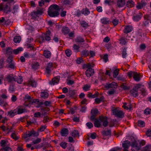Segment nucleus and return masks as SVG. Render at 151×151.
Listing matches in <instances>:
<instances>
[{"instance_id":"obj_48","label":"nucleus","mask_w":151,"mask_h":151,"mask_svg":"<svg viewBox=\"0 0 151 151\" xmlns=\"http://www.w3.org/2000/svg\"><path fill=\"white\" fill-rule=\"evenodd\" d=\"M91 87L90 85L86 84L83 86V90L85 91H89L90 90V88Z\"/></svg>"},{"instance_id":"obj_34","label":"nucleus","mask_w":151,"mask_h":151,"mask_svg":"<svg viewBox=\"0 0 151 151\" xmlns=\"http://www.w3.org/2000/svg\"><path fill=\"white\" fill-rule=\"evenodd\" d=\"M32 136L31 132V131H28L26 132L25 134L22 135V137L24 139H26L28 137H30Z\"/></svg>"},{"instance_id":"obj_21","label":"nucleus","mask_w":151,"mask_h":151,"mask_svg":"<svg viewBox=\"0 0 151 151\" xmlns=\"http://www.w3.org/2000/svg\"><path fill=\"white\" fill-rule=\"evenodd\" d=\"M61 32L64 35H66L69 32L70 29L68 27L65 26H63L62 28Z\"/></svg>"},{"instance_id":"obj_6","label":"nucleus","mask_w":151,"mask_h":151,"mask_svg":"<svg viewBox=\"0 0 151 151\" xmlns=\"http://www.w3.org/2000/svg\"><path fill=\"white\" fill-rule=\"evenodd\" d=\"M99 113L98 110L96 109H92L91 111V116L90 117V119L91 120H93L95 119V117Z\"/></svg>"},{"instance_id":"obj_58","label":"nucleus","mask_w":151,"mask_h":151,"mask_svg":"<svg viewBox=\"0 0 151 151\" xmlns=\"http://www.w3.org/2000/svg\"><path fill=\"white\" fill-rule=\"evenodd\" d=\"M81 11H80L79 10H78L76 12L75 14L76 16L79 17L81 15Z\"/></svg>"},{"instance_id":"obj_41","label":"nucleus","mask_w":151,"mask_h":151,"mask_svg":"<svg viewBox=\"0 0 151 151\" xmlns=\"http://www.w3.org/2000/svg\"><path fill=\"white\" fill-rule=\"evenodd\" d=\"M80 25L83 28L87 27L88 26V24L85 21H82L80 23Z\"/></svg>"},{"instance_id":"obj_15","label":"nucleus","mask_w":151,"mask_h":151,"mask_svg":"<svg viewBox=\"0 0 151 151\" xmlns=\"http://www.w3.org/2000/svg\"><path fill=\"white\" fill-rule=\"evenodd\" d=\"M60 133L62 136L66 137L68 134V130L67 128H63L60 130Z\"/></svg>"},{"instance_id":"obj_63","label":"nucleus","mask_w":151,"mask_h":151,"mask_svg":"<svg viewBox=\"0 0 151 151\" xmlns=\"http://www.w3.org/2000/svg\"><path fill=\"white\" fill-rule=\"evenodd\" d=\"M120 43L123 45H125L127 43L125 39L123 37L120 38Z\"/></svg>"},{"instance_id":"obj_54","label":"nucleus","mask_w":151,"mask_h":151,"mask_svg":"<svg viewBox=\"0 0 151 151\" xmlns=\"http://www.w3.org/2000/svg\"><path fill=\"white\" fill-rule=\"evenodd\" d=\"M144 113L146 115L150 114L151 113V109L147 108L145 110Z\"/></svg>"},{"instance_id":"obj_64","label":"nucleus","mask_w":151,"mask_h":151,"mask_svg":"<svg viewBox=\"0 0 151 151\" xmlns=\"http://www.w3.org/2000/svg\"><path fill=\"white\" fill-rule=\"evenodd\" d=\"M86 124L89 129H91L93 127V124L91 122H88L86 123Z\"/></svg>"},{"instance_id":"obj_61","label":"nucleus","mask_w":151,"mask_h":151,"mask_svg":"<svg viewBox=\"0 0 151 151\" xmlns=\"http://www.w3.org/2000/svg\"><path fill=\"white\" fill-rule=\"evenodd\" d=\"M145 5V3H143V4H139L136 6V7L138 9H141L143 7V5Z\"/></svg>"},{"instance_id":"obj_19","label":"nucleus","mask_w":151,"mask_h":151,"mask_svg":"<svg viewBox=\"0 0 151 151\" xmlns=\"http://www.w3.org/2000/svg\"><path fill=\"white\" fill-rule=\"evenodd\" d=\"M142 17V14L139 13V14L133 16L132 19L134 21L137 22L140 20Z\"/></svg>"},{"instance_id":"obj_20","label":"nucleus","mask_w":151,"mask_h":151,"mask_svg":"<svg viewBox=\"0 0 151 151\" xmlns=\"http://www.w3.org/2000/svg\"><path fill=\"white\" fill-rule=\"evenodd\" d=\"M14 81L17 82L18 83H21L23 81L22 78V76H14Z\"/></svg>"},{"instance_id":"obj_46","label":"nucleus","mask_w":151,"mask_h":151,"mask_svg":"<svg viewBox=\"0 0 151 151\" xmlns=\"http://www.w3.org/2000/svg\"><path fill=\"white\" fill-rule=\"evenodd\" d=\"M44 10L43 9H39L37 10L36 12V13L38 15H41L43 13Z\"/></svg>"},{"instance_id":"obj_47","label":"nucleus","mask_w":151,"mask_h":151,"mask_svg":"<svg viewBox=\"0 0 151 151\" xmlns=\"http://www.w3.org/2000/svg\"><path fill=\"white\" fill-rule=\"evenodd\" d=\"M79 134L78 132L76 130L73 131L71 133V135L73 137H76L77 135H79Z\"/></svg>"},{"instance_id":"obj_16","label":"nucleus","mask_w":151,"mask_h":151,"mask_svg":"<svg viewBox=\"0 0 151 151\" xmlns=\"http://www.w3.org/2000/svg\"><path fill=\"white\" fill-rule=\"evenodd\" d=\"M17 110V114H20L24 113L26 111V109L24 108H23L22 106H18L16 108Z\"/></svg>"},{"instance_id":"obj_5","label":"nucleus","mask_w":151,"mask_h":151,"mask_svg":"<svg viewBox=\"0 0 151 151\" xmlns=\"http://www.w3.org/2000/svg\"><path fill=\"white\" fill-rule=\"evenodd\" d=\"M117 85L116 83L115 82H112L111 83H106L105 86V88L106 89L110 88H117Z\"/></svg>"},{"instance_id":"obj_45","label":"nucleus","mask_w":151,"mask_h":151,"mask_svg":"<svg viewBox=\"0 0 151 151\" xmlns=\"http://www.w3.org/2000/svg\"><path fill=\"white\" fill-rule=\"evenodd\" d=\"M8 68H9L11 69H14L15 68V63L14 62L8 64V65L7 66Z\"/></svg>"},{"instance_id":"obj_62","label":"nucleus","mask_w":151,"mask_h":151,"mask_svg":"<svg viewBox=\"0 0 151 151\" xmlns=\"http://www.w3.org/2000/svg\"><path fill=\"white\" fill-rule=\"evenodd\" d=\"M41 114L40 112H36L34 113V116L36 118H39L41 116Z\"/></svg>"},{"instance_id":"obj_59","label":"nucleus","mask_w":151,"mask_h":151,"mask_svg":"<svg viewBox=\"0 0 151 151\" xmlns=\"http://www.w3.org/2000/svg\"><path fill=\"white\" fill-rule=\"evenodd\" d=\"M46 126H41L40 128L38 129V131L40 132L44 131V130L46 128Z\"/></svg>"},{"instance_id":"obj_37","label":"nucleus","mask_w":151,"mask_h":151,"mask_svg":"<svg viewBox=\"0 0 151 151\" xmlns=\"http://www.w3.org/2000/svg\"><path fill=\"white\" fill-rule=\"evenodd\" d=\"M73 47V50L75 52L77 53L79 51L80 47L78 45L74 44Z\"/></svg>"},{"instance_id":"obj_28","label":"nucleus","mask_w":151,"mask_h":151,"mask_svg":"<svg viewBox=\"0 0 151 151\" xmlns=\"http://www.w3.org/2000/svg\"><path fill=\"white\" fill-rule=\"evenodd\" d=\"M134 3L132 0H129L127 1L126 3V6L128 8H132L134 6Z\"/></svg>"},{"instance_id":"obj_53","label":"nucleus","mask_w":151,"mask_h":151,"mask_svg":"<svg viewBox=\"0 0 151 151\" xmlns=\"http://www.w3.org/2000/svg\"><path fill=\"white\" fill-rule=\"evenodd\" d=\"M1 150L3 151H9L11 150V148L9 147L8 145L5 147L2 148Z\"/></svg>"},{"instance_id":"obj_9","label":"nucleus","mask_w":151,"mask_h":151,"mask_svg":"<svg viewBox=\"0 0 151 151\" xmlns=\"http://www.w3.org/2000/svg\"><path fill=\"white\" fill-rule=\"evenodd\" d=\"M131 146L132 147L135 148L136 149V150H137V151L140 150L141 147V145H139L138 143L136 141H133L132 142Z\"/></svg>"},{"instance_id":"obj_11","label":"nucleus","mask_w":151,"mask_h":151,"mask_svg":"<svg viewBox=\"0 0 151 151\" xmlns=\"http://www.w3.org/2000/svg\"><path fill=\"white\" fill-rule=\"evenodd\" d=\"M125 4V0H117V6L118 7L120 8L123 7Z\"/></svg>"},{"instance_id":"obj_13","label":"nucleus","mask_w":151,"mask_h":151,"mask_svg":"<svg viewBox=\"0 0 151 151\" xmlns=\"http://www.w3.org/2000/svg\"><path fill=\"white\" fill-rule=\"evenodd\" d=\"M37 84V83L32 78H30L28 81V85L29 86H31L33 87H35Z\"/></svg>"},{"instance_id":"obj_8","label":"nucleus","mask_w":151,"mask_h":151,"mask_svg":"<svg viewBox=\"0 0 151 151\" xmlns=\"http://www.w3.org/2000/svg\"><path fill=\"white\" fill-rule=\"evenodd\" d=\"M94 73V71L93 69H87L85 72V74L88 77L90 78L93 75Z\"/></svg>"},{"instance_id":"obj_51","label":"nucleus","mask_w":151,"mask_h":151,"mask_svg":"<svg viewBox=\"0 0 151 151\" xmlns=\"http://www.w3.org/2000/svg\"><path fill=\"white\" fill-rule=\"evenodd\" d=\"M6 53L8 55L11 54L13 52L12 50L10 47L7 48L6 50Z\"/></svg>"},{"instance_id":"obj_3","label":"nucleus","mask_w":151,"mask_h":151,"mask_svg":"<svg viewBox=\"0 0 151 151\" xmlns=\"http://www.w3.org/2000/svg\"><path fill=\"white\" fill-rule=\"evenodd\" d=\"M114 115L120 118H123L124 116V113L121 110H119L116 109L112 110Z\"/></svg>"},{"instance_id":"obj_7","label":"nucleus","mask_w":151,"mask_h":151,"mask_svg":"<svg viewBox=\"0 0 151 151\" xmlns=\"http://www.w3.org/2000/svg\"><path fill=\"white\" fill-rule=\"evenodd\" d=\"M51 34V32L49 31H48L46 32L44 35V37H42V40L43 42H44L45 40L47 41H49L51 40V38L50 37Z\"/></svg>"},{"instance_id":"obj_42","label":"nucleus","mask_w":151,"mask_h":151,"mask_svg":"<svg viewBox=\"0 0 151 151\" xmlns=\"http://www.w3.org/2000/svg\"><path fill=\"white\" fill-rule=\"evenodd\" d=\"M21 38L19 36H16L14 37L13 41L16 43H19L21 41Z\"/></svg>"},{"instance_id":"obj_52","label":"nucleus","mask_w":151,"mask_h":151,"mask_svg":"<svg viewBox=\"0 0 151 151\" xmlns=\"http://www.w3.org/2000/svg\"><path fill=\"white\" fill-rule=\"evenodd\" d=\"M138 125L141 127H143L145 126V123L144 121H138Z\"/></svg>"},{"instance_id":"obj_24","label":"nucleus","mask_w":151,"mask_h":151,"mask_svg":"<svg viewBox=\"0 0 151 151\" xmlns=\"http://www.w3.org/2000/svg\"><path fill=\"white\" fill-rule=\"evenodd\" d=\"M17 114L16 109H14L13 110H11L8 112V114L11 117H13L14 116Z\"/></svg>"},{"instance_id":"obj_36","label":"nucleus","mask_w":151,"mask_h":151,"mask_svg":"<svg viewBox=\"0 0 151 151\" xmlns=\"http://www.w3.org/2000/svg\"><path fill=\"white\" fill-rule=\"evenodd\" d=\"M40 96L42 98L46 99L49 96V94L47 92L44 91L41 92Z\"/></svg>"},{"instance_id":"obj_32","label":"nucleus","mask_w":151,"mask_h":151,"mask_svg":"<svg viewBox=\"0 0 151 151\" xmlns=\"http://www.w3.org/2000/svg\"><path fill=\"white\" fill-rule=\"evenodd\" d=\"M95 119V121L94 123V126L96 127H100L101 125V124L100 121L99 120H99L96 119Z\"/></svg>"},{"instance_id":"obj_31","label":"nucleus","mask_w":151,"mask_h":151,"mask_svg":"<svg viewBox=\"0 0 151 151\" xmlns=\"http://www.w3.org/2000/svg\"><path fill=\"white\" fill-rule=\"evenodd\" d=\"M76 91L74 90H69L68 91V96L71 98H73L76 93Z\"/></svg>"},{"instance_id":"obj_49","label":"nucleus","mask_w":151,"mask_h":151,"mask_svg":"<svg viewBox=\"0 0 151 151\" xmlns=\"http://www.w3.org/2000/svg\"><path fill=\"white\" fill-rule=\"evenodd\" d=\"M119 70L118 69H116L113 72V77L116 78L119 74Z\"/></svg>"},{"instance_id":"obj_29","label":"nucleus","mask_w":151,"mask_h":151,"mask_svg":"<svg viewBox=\"0 0 151 151\" xmlns=\"http://www.w3.org/2000/svg\"><path fill=\"white\" fill-rule=\"evenodd\" d=\"M81 13L85 16H87L90 14V12L87 8L83 9L81 10Z\"/></svg>"},{"instance_id":"obj_10","label":"nucleus","mask_w":151,"mask_h":151,"mask_svg":"<svg viewBox=\"0 0 151 151\" xmlns=\"http://www.w3.org/2000/svg\"><path fill=\"white\" fill-rule=\"evenodd\" d=\"M60 77L59 76H57L53 78L52 80V81L50 82V85H55V84H58L60 79Z\"/></svg>"},{"instance_id":"obj_23","label":"nucleus","mask_w":151,"mask_h":151,"mask_svg":"<svg viewBox=\"0 0 151 151\" xmlns=\"http://www.w3.org/2000/svg\"><path fill=\"white\" fill-rule=\"evenodd\" d=\"M141 76L140 74L137 72H135L133 78L134 80L137 82H138L140 80Z\"/></svg>"},{"instance_id":"obj_2","label":"nucleus","mask_w":151,"mask_h":151,"mask_svg":"<svg viewBox=\"0 0 151 151\" xmlns=\"http://www.w3.org/2000/svg\"><path fill=\"white\" fill-rule=\"evenodd\" d=\"M141 85L140 84H137L130 91V93L132 96L134 97H136L138 96V89L140 88Z\"/></svg>"},{"instance_id":"obj_22","label":"nucleus","mask_w":151,"mask_h":151,"mask_svg":"<svg viewBox=\"0 0 151 151\" xmlns=\"http://www.w3.org/2000/svg\"><path fill=\"white\" fill-rule=\"evenodd\" d=\"M130 145V142L128 140H126L122 144V147L124 149H128Z\"/></svg>"},{"instance_id":"obj_25","label":"nucleus","mask_w":151,"mask_h":151,"mask_svg":"<svg viewBox=\"0 0 151 151\" xmlns=\"http://www.w3.org/2000/svg\"><path fill=\"white\" fill-rule=\"evenodd\" d=\"M75 42L78 43L83 42H85L84 39L81 36L77 37L75 40Z\"/></svg>"},{"instance_id":"obj_60","label":"nucleus","mask_w":151,"mask_h":151,"mask_svg":"<svg viewBox=\"0 0 151 151\" xmlns=\"http://www.w3.org/2000/svg\"><path fill=\"white\" fill-rule=\"evenodd\" d=\"M74 83V81L72 80H67V84L68 85H72Z\"/></svg>"},{"instance_id":"obj_56","label":"nucleus","mask_w":151,"mask_h":151,"mask_svg":"<svg viewBox=\"0 0 151 151\" xmlns=\"http://www.w3.org/2000/svg\"><path fill=\"white\" fill-rule=\"evenodd\" d=\"M119 22V20L118 19H117L116 18L113 19L112 21V22L114 25L115 26L118 24Z\"/></svg>"},{"instance_id":"obj_17","label":"nucleus","mask_w":151,"mask_h":151,"mask_svg":"<svg viewBox=\"0 0 151 151\" xmlns=\"http://www.w3.org/2000/svg\"><path fill=\"white\" fill-rule=\"evenodd\" d=\"M7 81L9 83L14 81V76H13V74H10L8 75L6 78Z\"/></svg>"},{"instance_id":"obj_38","label":"nucleus","mask_w":151,"mask_h":151,"mask_svg":"<svg viewBox=\"0 0 151 151\" xmlns=\"http://www.w3.org/2000/svg\"><path fill=\"white\" fill-rule=\"evenodd\" d=\"M141 95L143 96H145L147 94V91L145 88H142L140 90Z\"/></svg>"},{"instance_id":"obj_57","label":"nucleus","mask_w":151,"mask_h":151,"mask_svg":"<svg viewBox=\"0 0 151 151\" xmlns=\"http://www.w3.org/2000/svg\"><path fill=\"white\" fill-rule=\"evenodd\" d=\"M6 61L8 64L14 62L13 61L12 58L10 56H9L7 58Z\"/></svg>"},{"instance_id":"obj_40","label":"nucleus","mask_w":151,"mask_h":151,"mask_svg":"<svg viewBox=\"0 0 151 151\" xmlns=\"http://www.w3.org/2000/svg\"><path fill=\"white\" fill-rule=\"evenodd\" d=\"M8 142L4 140H2L0 142V145L2 148L8 145Z\"/></svg>"},{"instance_id":"obj_14","label":"nucleus","mask_w":151,"mask_h":151,"mask_svg":"<svg viewBox=\"0 0 151 151\" xmlns=\"http://www.w3.org/2000/svg\"><path fill=\"white\" fill-rule=\"evenodd\" d=\"M133 28L131 26L127 25L125 27V28L123 30L124 33L127 34L131 32Z\"/></svg>"},{"instance_id":"obj_35","label":"nucleus","mask_w":151,"mask_h":151,"mask_svg":"<svg viewBox=\"0 0 151 151\" xmlns=\"http://www.w3.org/2000/svg\"><path fill=\"white\" fill-rule=\"evenodd\" d=\"M111 132L110 130H104L103 131L102 133L103 136H108L110 135L111 134Z\"/></svg>"},{"instance_id":"obj_26","label":"nucleus","mask_w":151,"mask_h":151,"mask_svg":"<svg viewBox=\"0 0 151 151\" xmlns=\"http://www.w3.org/2000/svg\"><path fill=\"white\" fill-rule=\"evenodd\" d=\"M104 97L102 96L100 98H96L95 99V103L96 104H99L101 102L104 101Z\"/></svg>"},{"instance_id":"obj_55","label":"nucleus","mask_w":151,"mask_h":151,"mask_svg":"<svg viewBox=\"0 0 151 151\" xmlns=\"http://www.w3.org/2000/svg\"><path fill=\"white\" fill-rule=\"evenodd\" d=\"M65 53L68 57H70L72 54L71 51L69 49H67L65 50Z\"/></svg>"},{"instance_id":"obj_30","label":"nucleus","mask_w":151,"mask_h":151,"mask_svg":"<svg viewBox=\"0 0 151 151\" xmlns=\"http://www.w3.org/2000/svg\"><path fill=\"white\" fill-rule=\"evenodd\" d=\"M89 54V51L87 50H83L81 51V56L82 57H86L88 56Z\"/></svg>"},{"instance_id":"obj_43","label":"nucleus","mask_w":151,"mask_h":151,"mask_svg":"<svg viewBox=\"0 0 151 151\" xmlns=\"http://www.w3.org/2000/svg\"><path fill=\"white\" fill-rule=\"evenodd\" d=\"M39 64L38 63L36 62L32 65V68L34 70L37 69L39 68Z\"/></svg>"},{"instance_id":"obj_18","label":"nucleus","mask_w":151,"mask_h":151,"mask_svg":"<svg viewBox=\"0 0 151 151\" xmlns=\"http://www.w3.org/2000/svg\"><path fill=\"white\" fill-rule=\"evenodd\" d=\"M51 55V52L48 50H45L43 51V55L47 58H50Z\"/></svg>"},{"instance_id":"obj_50","label":"nucleus","mask_w":151,"mask_h":151,"mask_svg":"<svg viewBox=\"0 0 151 151\" xmlns=\"http://www.w3.org/2000/svg\"><path fill=\"white\" fill-rule=\"evenodd\" d=\"M60 145L63 149H65L67 146V143L65 142H62L60 143Z\"/></svg>"},{"instance_id":"obj_39","label":"nucleus","mask_w":151,"mask_h":151,"mask_svg":"<svg viewBox=\"0 0 151 151\" xmlns=\"http://www.w3.org/2000/svg\"><path fill=\"white\" fill-rule=\"evenodd\" d=\"M127 48L125 47L123 49L122 51V57L124 58H125L127 57Z\"/></svg>"},{"instance_id":"obj_44","label":"nucleus","mask_w":151,"mask_h":151,"mask_svg":"<svg viewBox=\"0 0 151 151\" xmlns=\"http://www.w3.org/2000/svg\"><path fill=\"white\" fill-rule=\"evenodd\" d=\"M23 49L22 48L20 47L17 48L16 49H15L13 50L14 54L17 55L18 54L19 52H21L23 50Z\"/></svg>"},{"instance_id":"obj_33","label":"nucleus","mask_w":151,"mask_h":151,"mask_svg":"<svg viewBox=\"0 0 151 151\" xmlns=\"http://www.w3.org/2000/svg\"><path fill=\"white\" fill-rule=\"evenodd\" d=\"M3 10L4 12L8 13V12H10L11 11L10 8L8 6L7 4L4 5H3Z\"/></svg>"},{"instance_id":"obj_4","label":"nucleus","mask_w":151,"mask_h":151,"mask_svg":"<svg viewBox=\"0 0 151 151\" xmlns=\"http://www.w3.org/2000/svg\"><path fill=\"white\" fill-rule=\"evenodd\" d=\"M99 120L101 122V124L104 127H107L108 124L109 122L107 121V118L106 116H100L99 117Z\"/></svg>"},{"instance_id":"obj_1","label":"nucleus","mask_w":151,"mask_h":151,"mask_svg":"<svg viewBox=\"0 0 151 151\" xmlns=\"http://www.w3.org/2000/svg\"><path fill=\"white\" fill-rule=\"evenodd\" d=\"M60 10L59 6L56 4H52L49 7L47 14L50 17H55L59 15L58 11Z\"/></svg>"},{"instance_id":"obj_27","label":"nucleus","mask_w":151,"mask_h":151,"mask_svg":"<svg viewBox=\"0 0 151 151\" xmlns=\"http://www.w3.org/2000/svg\"><path fill=\"white\" fill-rule=\"evenodd\" d=\"M100 22L103 24H106L109 23V20L108 18L104 17L101 19Z\"/></svg>"},{"instance_id":"obj_12","label":"nucleus","mask_w":151,"mask_h":151,"mask_svg":"<svg viewBox=\"0 0 151 151\" xmlns=\"http://www.w3.org/2000/svg\"><path fill=\"white\" fill-rule=\"evenodd\" d=\"M53 67L52 63H47V66L45 68L46 72L47 74H49L51 71V68Z\"/></svg>"}]
</instances>
